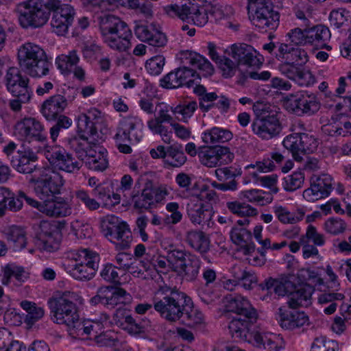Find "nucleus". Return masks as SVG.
I'll use <instances>...</instances> for the list:
<instances>
[{
    "label": "nucleus",
    "instance_id": "obj_42",
    "mask_svg": "<svg viewBox=\"0 0 351 351\" xmlns=\"http://www.w3.org/2000/svg\"><path fill=\"white\" fill-rule=\"evenodd\" d=\"M186 160V157L180 144H174L168 147V154L165 162L173 167H179L183 165Z\"/></svg>",
    "mask_w": 351,
    "mask_h": 351
},
{
    "label": "nucleus",
    "instance_id": "obj_44",
    "mask_svg": "<svg viewBox=\"0 0 351 351\" xmlns=\"http://www.w3.org/2000/svg\"><path fill=\"white\" fill-rule=\"evenodd\" d=\"M73 257L75 265H86L92 267H98L99 255L88 249H82Z\"/></svg>",
    "mask_w": 351,
    "mask_h": 351
},
{
    "label": "nucleus",
    "instance_id": "obj_35",
    "mask_svg": "<svg viewBox=\"0 0 351 351\" xmlns=\"http://www.w3.org/2000/svg\"><path fill=\"white\" fill-rule=\"evenodd\" d=\"M181 59L185 60L186 63L198 68L204 71L205 75H210L213 73L214 69L211 63L202 56L193 51H184L182 53Z\"/></svg>",
    "mask_w": 351,
    "mask_h": 351
},
{
    "label": "nucleus",
    "instance_id": "obj_51",
    "mask_svg": "<svg viewBox=\"0 0 351 351\" xmlns=\"http://www.w3.org/2000/svg\"><path fill=\"white\" fill-rule=\"evenodd\" d=\"M85 163L88 169L97 171H103L108 167V160L100 153L98 154L92 153L88 157Z\"/></svg>",
    "mask_w": 351,
    "mask_h": 351
},
{
    "label": "nucleus",
    "instance_id": "obj_52",
    "mask_svg": "<svg viewBox=\"0 0 351 351\" xmlns=\"http://www.w3.org/2000/svg\"><path fill=\"white\" fill-rule=\"evenodd\" d=\"M180 74V67L169 72L160 80L161 86L166 88H178L181 87Z\"/></svg>",
    "mask_w": 351,
    "mask_h": 351
},
{
    "label": "nucleus",
    "instance_id": "obj_5",
    "mask_svg": "<svg viewBox=\"0 0 351 351\" xmlns=\"http://www.w3.org/2000/svg\"><path fill=\"white\" fill-rule=\"evenodd\" d=\"M58 5V0H27L19 3L15 9L23 28L40 27L49 19L51 10Z\"/></svg>",
    "mask_w": 351,
    "mask_h": 351
},
{
    "label": "nucleus",
    "instance_id": "obj_15",
    "mask_svg": "<svg viewBox=\"0 0 351 351\" xmlns=\"http://www.w3.org/2000/svg\"><path fill=\"white\" fill-rule=\"evenodd\" d=\"M287 109L298 116L308 115L317 112L320 108V102L313 93L306 91L290 95L285 101Z\"/></svg>",
    "mask_w": 351,
    "mask_h": 351
},
{
    "label": "nucleus",
    "instance_id": "obj_41",
    "mask_svg": "<svg viewBox=\"0 0 351 351\" xmlns=\"http://www.w3.org/2000/svg\"><path fill=\"white\" fill-rule=\"evenodd\" d=\"M21 306L27 312L24 322L30 327L44 315V309L34 302L24 300L21 302Z\"/></svg>",
    "mask_w": 351,
    "mask_h": 351
},
{
    "label": "nucleus",
    "instance_id": "obj_59",
    "mask_svg": "<svg viewBox=\"0 0 351 351\" xmlns=\"http://www.w3.org/2000/svg\"><path fill=\"white\" fill-rule=\"evenodd\" d=\"M240 71L239 79L238 80V83L241 85H244L246 80L248 77L253 80H267L271 77L270 72L267 71H262L261 73H258L257 71H246L243 72Z\"/></svg>",
    "mask_w": 351,
    "mask_h": 351
},
{
    "label": "nucleus",
    "instance_id": "obj_20",
    "mask_svg": "<svg viewBox=\"0 0 351 351\" xmlns=\"http://www.w3.org/2000/svg\"><path fill=\"white\" fill-rule=\"evenodd\" d=\"M29 83V77L22 74L21 69L12 66L7 70L5 84L7 90L12 95H31L32 91Z\"/></svg>",
    "mask_w": 351,
    "mask_h": 351
},
{
    "label": "nucleus",
    "instance_id": "obj_30",
    "mask_svg": "<svg viewBox=\"0 0 351 351\" xmlns=\"http://www.w3.org/2000/svg\"><path fill=\"white\" fill-rule=\"evenodd\" d=\"M186 243L191 247L198 252L204 260L212 263L211 258L207 255L210 249V240L204 232L197 230H191L187 232Z\"/></svg>",
    "mask_w": 351,
    "mask_h": 351
},
{
    "label": "nucleus",
    "instance_id": "obj_57",
    "mask_svg": "<svg viewBox=\"0 0 351 351\" xmlns=\"http://www.w3.org/2000/svg\"><path fill=\"white\" fill-rule=\"evenodd\" d=\"M324 227L327 232L336 235L344 232L346 223L341 219L332 217L325 222Z\"/></svg>",
    "mask_w": 351,
    "mask_h": 351
},
{
    "label": "nucleus",
    "instance_id": "obj_34",
    "mask_svg": "<svg viewBox=\"0 0 351 351\" xmlns=\"http://www.w3.org/2000/svg\"><path fill=\"white\" fill-rule=\"evenodd\" d=\"M200 267L199 258L194 254L189 255L186 262L177 273L186 281L193 282L197 279Z\"/></svg>",
    "mask_w": 351,
    "mask_h": 351
},
{
    "label": "nucleus",
    "instance_id": "obj_14",
    "mask_svg": "<svg viewBox=\"0 0 351 351\" xmlns=\"http://www.w3.org/2000/svg\"><path fill=\"white\" fill-rule=\"evenodd\" d=\"M43 152L51 165L59 170L75 173L82 167L80 162L77 161L71 154L60 147L45 146Z\"/></svg>",
    "mask_w": 351,
    "mask_h": 351
},
{
    "label": "nucleus",
    "instance_id": "obj_3",
    "mask_svg": "<svg viewBox=\"0 0 351 351\" xmlns=\"http://www.w3.org/2000/svg\"><path fill=\"white\" fill-rule=\"evenodd\" d=\"M226 305L228 312L237 314L230 322L228 328L232 337L245 340L252 325L256 322L258 314L245 298L239 295H230Z\"/></svg>",
    "mask_w": 351,
    "mask_h": 351
},
{
    "label": "nucleus",
    "instance_id": "obj_54",
    "mask_svg": "<svg viewBox=\"0 0 351 351\" xmlns=\"http://www.w3.org/2000/svg\"><path fill=\"white\" fill-rule=\"evenodd\" d=\"M117 270V267L115 265L107 263L104 265L100 271V276L108 282L119 284L120 277Z\"/></svg>",
    "mask_w": 351,
    "mask_h": 351
},
{
    "label": "nucleus",
    "instance_id": "obj_50",
    "mask_svg": "<svg viewBox=\"0 0 351 351\" xmlns=\"http://www.w3.org/2000/svg\"><path fill=\"white\" fill-rule=\"evenodd\" d=\"M96 123L87 119L85 116L79 115L77 119V132L80 134H85L88 136H94L97 134Z\"/></svg>",
    "mask_w": 351,
    "mask_h": 351
},
{
    "label": "nucleus",
    "instance_id": "obj_18",
    "mask_svg": "<svg viewBox=\"0 0 351 351\" xmlns=\"http://www.w3.org/2000/svg\"><path fill=\"white\" fill-rule=\"evenodd\" d=\"M197 155L200 162L208 167L228 164L234 158V154L230 149L222 146L202 147Z\"/></svg>",
    "mask_w": 351,
    "mask_h": 351
},
{
    "label": "nucleus",
    "instance_id": "obj_31",
    "mask_svg": "<svg viewBox=\"0 0 351 351\" xmlns=\"http://www.w3.org/2000/svg\"><path fill=\"white\" fill-rule=\"evenodd\" d=\"M331 36L329 29L323 25H317L312 27H307L306 38L307 44H311L317 48L331 49L327 43Z\"/></svg>",
    "mask_w": 351,
    "mask_h": 351
},
{
    "label": "nucleus",
    "instance_id": "obj_28",
    "mask_svg": "<svg viewBox=\"0 0 351 351\" xmlns=\"http://www.w3.org/2000/svg\"><path fill=\"white\" fill-rule=\"evenodd\" d=\"M314 291L313 286L308 284H301L294 287L289 294L287 304L290 308H297L300 306H308L311 304V298Z\"/></svg>",
    "mask_w": 351,
    "mask_h": 351
},
{
    "label": "nucleus",
    "instance_id": "obj_19",
    "mask_svg": "<svg viewBox=\"0 0 351 351\" xmlns=\"http://www.w3.org/2000/svg\"><path fill=\"white\" fill-rule=\"evenodd\" d=\"M332 190V178L330 175L314 176L311 178L310 188L304 191L303 197L308 202H313L328 197Z\"/></svg>",
    "mask_w": 351,
    "mask_h": 351
},
{
    "label": "nucleus",
    "instance_id": "obj_27",
    "mask_svg": "<svg viewBox=\"0 0 351 351\" xmlns=\"http://www.w3.org/2000/svg\"><path fill=\"white\" fill-rule=\"evenodd\" d=\"M256 51L249 45L234 44L231 47L230 56L237 62V64L256 66L258 64Z\"/></svg>",
    "mask_w": 351,
    "mask_h": 351
},
{
    "label": "nucleus",
    "instance_id": "obj_10",
    "mask_svg": "<svg viewBox=\"0 0 351 351\" xmlns=\"http://www.w3.org/2000/svg\"><path fill=\"white\" fill-rule=\"evenodd\" d=\"M142 125V121L137 117L133 116L127 117L120 122L114 136L120 152L123 154H130L132 152L131 147L127 144H123V143H138L142 136L138 133L137 129Z\"/></svg>",
    "mask_w": 351,
    "mask_h": 351
},
{
    "label": "nucleus",
    "instance_id": "obj_48",
    "mask_svg": "<svg viewBox=\"0 0 351 351\" xmlns=\"http://www.w3.org/2000/svg\"><path fill=\"white\" fill-rule=\"evenodd\" d=\"M284 189L287 191H294L300 188L304 181V173L302 171L293 172L284 178Z\"/></svg>",
    "mask_w": 351,
    "mask_h": 351
},
{
    "label": "nucleus",
    "instance_id": "obj_24",
    "mask_svg": "<svg viewBox=\"0 0 351 351\" xmlns=\"http://www.w3.org/2000/svg\"><path fill=\"white\" fill-rule=\"evenodd\" d=\"M134 31L139 40L154 47H164L167 42L165 34L156 29L153 25H147L141 22H135Z\"/></svg>",
    "mask_w": 351,
    "mask_h": 351
},
{
    "label": "nucleus",
    "instance_id": "obj_6",
    "mask_svg": "<svg viewBox=\"0 0 351 351\" xmlns=\"http://www.w3.org/2000/svg\"><path fill=\"white\" fill-rule=\"evenodd\" d=\"M20 69L32 77H42L49 74L51 63L44 49L39 45L26 43L18 50Z\"/></svg>",
    "mask_w": 351,
    "mask_h": 351
},
{
    "label": "nucleus",
    "instance_id": "obj_11",
    "mask_svg": "<svg viewBox=\"0 0 351 351\" xmlns=\"http://www.w3.org/2000/svg\"><path fill=\"white\" fill-rule=\"evenodd\" d=\"M255 13L251 19L252 24L261 30L276 29L280 23L279 12L274 10L270 0H257Z\"/></svg>",
    "mask_w": 351,
    "mask_h": 351
},
{
    "label": "nucleus",
    "instance_id": "obj_32",
    "mask_svg": "<svg viewBox=\"0 0 351 351\" xmlns=\"http://www.w3.org/2000/svg\"><path fill=\"white\" fill-rule=\"evenodd\" d=\"M105 235L110 237L111 239L117 241V247L120 250H125L130 247L131 241V232L126 223L112 226V227L104 228Z\"/></svg>",
    "mask_w": 351,
    "mask_h": 351
},
{
    "label": "nucleus",
    "instance_id": "obj_39",
    "mask_svg": "<svg viewBox=\"0 0 351 351\" xmlns=\"http://www.w3.org/2000/svg\"><path fill=\"white\" fill-rule=\"evenodd\" d=\"M6 239L12 245L14 251H20L27 245L25 231L19 226L10 227L6 232Z\"/></svg>",
    "mask_w": 351,
    "mask_h": 351
},
{
    "label": "nucleus",
    "instance_id": "obj_8",
    "mask_svg": "<svg viewBox=\"0 0 351 351\" xmlns=\"http://www.w3.org/2000/svg\"><path fill=\"white\" fill-rule=\"evenodd\" d=\"M36 173L28 182L33 186L35 193L40 199L55 197L60 193L64 181L59 173L48 168Z\"/></svg>",
    "mask_w": 351,
    "mask_h": 351
},
{
    "label": "nucleus",
    "instance_id": "obj_40",
    "mask_svg": "<svg viewBox=\"0 0 351 351\" xmlns=\"http://www.w3.org/2000/svg\"><path fill=\"white\" fill-rule=\"evenodd\" d=\"M71 148L76 153L77 157L80 160H84L91 155L93 150L88 142V136L85 134H80V137H75L69 142Z\"/></svg>",
    "mask_w": 351,
    "mask_h": 351
},
{
    "label": "nucleus",
    "instance_id": "obj_13",
    "mask_svg": "<svg viewBox=\"0 0 351 351\" xmlns=\"http://www.w3.org/2000/svg\"><path fill=\"white\" fill-rule=\"evenodd\" d=\"M64 95L56 94L47 99L42 104L40 112L43 116L49 121H53L58 116L61 115L68 106L77 95V90L74 88L68 87L64 90Z\"/></svg>",
    "mask_w": 351,
    "mask_h": 351
},
{
    "label": "nucleus",
    "instance_id": "obj_47",
    "mask_svg": "<svg viewBox=\"0 0 351 351\" xmlns=\"http://www.w3.org/2000/svg\"><path fill=\"white\" fill-rule=\"evenodd\" d=\"M226 206L233 214L241 217H250L257 215V210L245 203L237 201L228 202L226 203Z\"/></svg>",
    "mask_w": 351,
    "mask_h": 351
},
{
    "label": "nucleus",
    "instance_id": "obj_4",
    "mask_svg": "<svg viewBox=\"0 0 351 351\" xmlns=\"http://www.w3.org/2000/svg\"><path fill=\"white\" fill-rule=\"evenodd\" d=\"M97 19L104 42L110 48L125 51L130 47L132 32L126 23L110 14L101 15Z\"/></svg>",
    "mask_w": 351,
    "mask_h": 351
},
{
    "label": "nucleus",
    "instance_id": "obj_36",
    "mask_svg": "<svg viewBox=\"0 0 351 351\" xmlns=\"http://www.w3.org/2000/svg\"><path fill=\"white\" fill-rule=\"evenodd\" d=\"M80 57L76 50H71L67 54L59 55L56 58V64L62 74L69 75L73 68L79 63Z\"/></svg>",
    "mask_w": 351,
    "mask_h": 351
},
{
    "label": "nucleus",
    "instance_id": "obj_12",
    "mask_svg": "<svg viewBox=\"0 0 351 351\" xmlns=\"http://www.w3.org/2000/svg\"><path fill=\"white\" fill-rule=\"evenodd\" d=\"M282 145L291 152L295 160L302 161L303 158L300 154L313 153L318 146V141L311 134L298 132L287 136L283 140Z\"/></svg>",
    "mask_w": 351,
    "mask_h": 351
},
{
    "label": "nucleus",
    "instance_id": "obj_26",
    "mask_svg": "<svg viewBox=\"0 0 351 351\" xmlns=\"http://www.w3.org/2000/svg\"><path fill=\"white\" fill-rule=\"evenodd\" d=\"M40 212L49 217H61L71 214V208L68 203L61 197L43 199Z\"/></svg>",
    "mask_w": 351,
    "mask_h": 351
},
{
    "label": "nucleus",
    "instance_id": "obj_53",
    "mask_svg": "<svg viewBox=\"0 0 351 351\" xmlns=\"http://www.w3.org/2000/svg\"><path fill=\"white\" fill-rule=\"evenodd\" d=\"M24 273L23 268L8 265L3 269V277L1 280L2 284L5 285H8L12 277H14L19 281H22Z\"/></svg>",
    "mask_w": 351,
    "mask_h": 351
},
{
    "label": "nucleus",
    "instance_id": "obj_45",
    "mask_svg": "<svg viewBox=\"0 0 351 351\" xmlns=\"http://www.w3.org/2000/svg\"><path fill=\"white\" fill-rule=\"evenodd\" d=\"M97 269L98 267H92L87 266V265H73L69 270V273L76 280H89L95 276Z\"/></svg>",
    "mask_w": 351,
    "mask_h": 351
},
{
    "label": "nucleus",
    "instance_id": "obj_2",
    "mask_svg": "<svg viewBox=\"0 0 351 351\" xmlns=\"http://www.w3.org/2000/svg\"><path fill=\"white\" fill-rule=\"evenodd\" d=\"M153 301L154 309L169 322H175L183 317L182 321L190 327L204 322L203 314L193 308L191 298L176 287L160 286Z\"/></svg>",
    "mask_w": 351,
    "mask_h": 351
},
{
    "label": "nucleus",
    "instance_id": "obj_23",
    "mask_svg": "<svg viewBox=\"0 0 351 351\" xmlns=\"http://www.w3.org/2000/svg\"><path fill=\"white\" fill-rule=\"evenodd\" d=\"M277 319L282 328L289 330H293L308 324V315L302 311H296L295 308L280 307Z\"/></svg>",
    "mask_w": 351,
    "mask_h": 351
},
{
    "label": "nucleus",
    "instance_id": "obj_38",
    "mask_svg": "<svg viewBox=\"0 0 351 351\" xmlns=\"http://www.w3.org/2000/svg\"><path fill=\"white\" fill-rule=\"evenodd\" d=\"M131 300V295L123 288L108 286L107 307L114 308L119 304H128Z\"/></svg>",
    "mask_w": 351,
    "mask_h": 351
},
{
    "label": "nucleus",
    "instance_id": "obj_17",
    "mask_svg": "<svg viewBox=\"0 0 351 351\" xmlns=\"http://www.w3.org/2000/svg\"><path fill=\"white\" fill-rule=\"evenodd\" d=\"M44 127L34 118L28 117L18 121L14 126V134L19 138L28 142H45L47 136L44 134Z\"/></svg>",
    "mask_w": 351,
    "mask_h": 351
},
{
    "label": "nucleus",
    "instance_id": "obj_56",
    "mask_svg": "<svg viewBox=\"0 0 351 351\" xmlns=\"http://www.w3.org/2000/svg\"><path fill=\"white\" fill-rule=\"evenodd\" d=\"M242 173L241 169L234 167H228L218 168L215 170V175L219 181H228V180L234 179L237 176H240Z\"/></svg>",
    "mask_w": 351,
    "mask_h": 351
},
{
    "label": "nucleus",
    "instance_id": "obj_16",
    "mask_svg": "<svg viewBox=\"0 0 351 351\" xmlns=\"http://www.w3.org/2000/svg\"><path fill=\"white\" fill-rule=\"evenodd\" d=\"M48 304L52 314V319L59 324H66L73 319H77V308L76 304L63 295L59 298H50Z\"/></svg>",
    "mask_w": 351,
    "mask_h": 351
},
{
    "label": "nucleus",
    "instance_id": "obj_64",
    "mask_svg": "<svg viewBox=\"0 0 351 351\" xmlns=\"http://www.w3.org/2000/svg\"><path fill=\"white\" fill-rule=\"evenodd\" d=\"M259 191L255 189L249 190L242 192L243 197L247 199L250 202H256L260 205H265L272 202L273 197L271 195H269L265 197L258 194Z\"/></svg>",
    "mask_w": 351,
    "mask_h": 351
},
{
    "label": "nucleus",
    "instance_id": "obj_46",
    "mask_svg": "<svg viewBox=\"0 0 351 351\" xmlns=\"http://www.w3.org/2000/svg\"><path fill=\"white\" fill-rule=\"evenodd\" d=\"M197 108V104L195 101H184L176 107H171V110L174 114L182 115L181 121L187 123Z\"/></svg>",
    "mask_w": 351,
    "mask_h": 351
},
{
    "label": "nucleus",
    "instance_id": "obj_33",
    "mask_svg": "<svg viewBox=\"0 0 351 351\" xmlns=\"http://www.w3.org/2000/svg\"><path fill=\"white\" fill-rule=\"evenodd\" d=\"M167 13L171 16H178L182 21L191 19V16H195L200 10L197 3L189 2L182 5L176 4L170 5L165 8Z\"/></svg>",
    "mask_w": 351,
    "mask_h": 351
},
{
    "label": "nucleus",
    "instance_id": "obj_9",
    "mask_svg": "<svg viewBox=\"0 0 351 351\" xmlns=\"http://www.w3.org/2000/svg\"><path fill=\"white\" fill-rule=\"evenodd\" d=\"M169 195L164 185L156 186L151 180L147 179L141 191H132L131 199L133 208L139 213L156 207Z\"/></svg>",
    "mask_w": 351,
    "mask_h": 351
},
{
    "label": "nucleus",
    "instance_id": "obj_1",
    "mask_svg": "<svg viewBox=\"0 0 351 351\" xmlns=\"http://www.w3.org/2000/svg\"><path fill=\"white\" fill-rule=\"evenodd\" d=\"M307 27L301 29L294 28L287 34V43H278L276 59L280 61L278 71L289 78L302 86H309L315 82V78L312 73L304 68L308 61L307 52L300 45L307 44L306 32Z\"/></svg>",
    "mask_w": 351,
    "mask_h": 351
},
{
    "label": "nucleus",
    "instance_id": "obj_22",
    "mask_svg": "<svg viewBox=\"0 0 351 351\" xmlns=\"http://www.w3.org/2000/svg\"><path fill=\"white\" fill-rule=\"evenodd\" d=\"M38 157L31 151H17L10 158L12 167L20 173L30 174L34 177L37 171L39 172L44 167H38L36 164Z\"/></svg>",
    "mask_w": 351,
    "mask_h": 351
},
{
    "label": "nucleus",
    "instance_id": "obj_21",
    "mask_svg": "<svg viewBox=\"0 0 351 351\" xmlns=\"http://www.w3.org/2000/svg\"><path fill=\"white\" fill-rule=\"evenodd\" d=\"M51 12H53V16L51 25L53 32L59 36L64 35L73 20L74 10L73 7L68 4H62L61 1L58 0V5L56 8L51 10Z\"/></svg>",
    "mask_w": 351,
    "mask_h": 351
},
{
    "label": "nucleus",
    "instance_id": "obj_61",
    "mask_svg": "<svg viewBox=\"0 0 351 351\" xmlns=\"http://www.w3.org/2000/svg\"><path fill=\"white\" fill-rule=\"evenodd\" d=\"M59 238L60 237H45L43 239H37L36 244L40 250L52 252L59 248Z\"/></svg>",
    "mask_w": 351,
    "mask_h": 351
},
{
    "label": "nucleus",
    "instance_id": "obj_37",
    "mask_svg": "<svg viewBox=\"0 0 351 351\" xmlns=\"http://www.w3.org/2000/svg\"><path fill=\"white\" fill-rule=\"evenodd\" d=\"M232 136L230 130L215 127L203 133L202 141L206 144L223 143L231 140Z\"/></svg>",
    "mask_w": 351,
    "mask_h": 351
},
{
    "label": "nucleus",
    "instance_id": "obj_43",
    "mask_svg": "<svg viewBox=\"0 0 351 351\" xmlns=\"http://www.w3.org/2000/svg\"><path fill=\"white\" fill-rule=\"evenodd\" d=\"M189 255H192V254L186 250L173 248L167 251L166 260L171 266L173 271L177 272L182 268Z\"/></svg>",
    "mask_w": 351,
    "mask_h": 351
},
{
    "label": "nucleus",
    "instance_id": "obj_49",
    "mask_svg": "<svg viewBox=\"0 0 351 351\" xmlns=\"http://www.w3.org/2000/svg\"><path fill=\"white\" fill-rule=\"evenodd\" d=\"M60 231L55 222L51 223L48 221H40L36 234L37 239H43L45 237H60Z\"/></svg>",
    "mask_w": 351,
    "mask_h": 351
},
{
    "label": "nucleus",
    "instance_id": "obj_25",
    "mask_svg": "<svg viewBox=\"0 0 351 351\" xmlns=\"http://www.w3.org/2000/svg\"><path fill=\"white\" fill-rule=\"evenodd\" d=\"M187 215L193 223L210 227L213 225L212 217L213 212L210 206L202 202H195L191 199L186 206Z\"/></svg>",
    "mask_w": 351,
    "mask_h": 351
},
{
    "label": "nucleus",
    "instance_id": "obj_7",
    "mask_svg": "<svg viewBox=\"0 0 351 351\" xmlns=\"http://www.w3.org/2000/svg\"><path fill=\"white\" fill-rule=\"evenodd\" d=\"M255 118L252 123L253 133L263 140H269L278 136L282 129L276 112L261 102L253 105Z\"/></svg>",
    "mask_w": 351,
    "mask_h": 351
},
{
    "label": "nucleus",
    "instance_id": "obj_58",
    "mask_svg": "<svg viewBox=\"0 0 351 351\" xmlns=\"http://www.w3.org/2000/svg\"><path fill=\"white\" fill-rule=\"evenodd\" d=\"M165 59L162 56H154L146 62L145 68L153 75H159L165 65Z\"/></svg>",
    "mask_w": 351,
    "mask_h": 351
},
{
    "label": "nucleus",
    "instance_id": "obj_29",
    "mask_svg": "<svg viewBox=\"0 0 351 351\" xmlns=\"http://www.w3.org/2000/svg\"><path fill=\"white\" fill-rule=\"evenodd\" d=\"M230 238L234 243L240 245L243 254L248 255L254 252L252 232L245 227L234 226L230 232Z\"/></svg>",
    "mask_w": 351,
    "mask_h": 351
},
{
    "label": "nucleus",
    "instance_id": "obj_62",
    "mask_svg": "<svg viewBox=\"0 0 351 351\" xmlns=\"http://www.w3.org/2000/svg\"><path fill=\"white\" fill-rule=\"evenodd\" d=\"M75 197L90 210H97L100 206V203L96 201L95 198L90 197L88 193L84 190L75 191Z\"/></svg>",
    "mask_w": 351,
    "mask_h": 351
},
{
    "label": "nucleus",
    "instance_id": "obj_55",
    "mask_svg": "<svg viewBox=\"0 0 351 351\" xmlns=\"http://www.w3.org/2000/svg\"><path fill=\"white\" fill-rule=\"evenodd\" d=\"M95 339L97 343L101 346H117L119 342L117 335L112 331H106L99 335H95Z\"/></svg>",
    "mask_w": 351,
    "mask_h": 351
},
{
    "label": "nucleus",
    "instance_id": "obj_60",
    "mask_svg": "<svg viewBox=\"0 0 351 351\" xmlns=\"http://www.w3.org/2000/svg\"><path fill=\"white\" fill-rule=\"evenodd\" d=\"M145 325L138 322L134 318L129 314L127 317L124 326L121 329L127 331L132 335H138L145 332Z\"/></svg>",
    "mask_w": 351,
    "mask_h": 351
},
{
    "label": "nucleus",
    "instance_id": "obj_63",
    "mask_svg": "<svg viewBox=\"0 0 351 351\" xmlns=\"http://www.w3.org/2000/svg\"><path fill=\"white\" fill-rule=\"evenodd\" d=\"M92 194L101 202L103 206L111 207L110 190L101 185L97 186L93 189Z\"/></svg>",
    "mask_w": 351,
    "mask_h": 351
}]
</instances>
